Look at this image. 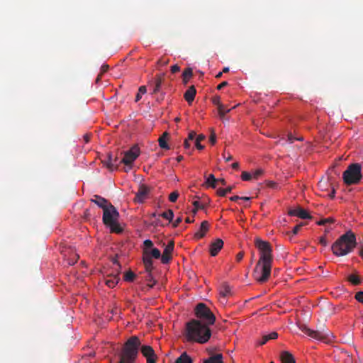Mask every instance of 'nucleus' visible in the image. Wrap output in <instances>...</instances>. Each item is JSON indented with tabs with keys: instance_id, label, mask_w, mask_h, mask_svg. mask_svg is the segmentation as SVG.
<instances>
[{
	"instance_id": "c9c22d12",
	"label": "nucleus",
	"mask_w": 363,
	"mask_h": 363,
	"mask_svg": "<svg viewBox=\"0 0 363 363\" xmlns=\"http://www.w3.org/2000/svg\"><path fill=\"white\" fill-rule=\"evenodd\" d=\"M212 102L214 105L217 106L218 110L222 111L223 104L220 103V98L218 96H216L212 99Z\"/></svg>"
},
{
	"instance_id": "4d7b16f0",
	"label": "nucleus",
	"mask_w": 363,
	"mask_h": 363,
	"mask_svg": "<svg viewBox=\"0 0 363 363\" xmlns=\"http://www.w3.org/2000/svg\"><path fill=\"white\" fill-rule=\"evenodd\" d=\"M319 242L323 246H326L327 244H328V242H327V240H326L325 237H321L320 238V241Z\"/></svg>"
},
{
	"instance_id": "4be33fe9",
	"label": "nucleus",
	"mask_w": 363,
	"mask_h": 363,
	"mask_svg": "<svg viewBox=\"0 0 363 363\" xmlns=\"http://www.w3.org/2000/svg\"><path fill=\"white\" fill-rule=\"evenodd\" d=\"M280 360L281 363H296L294 356L288 351L281 352Z\"/></svg>"
},
{
	"instance_id": "ea45409f",
	"label": "nucleus",
	"mask_w": 363,
	"mask_h": 363,
	"mask_svg": "<svg viewBox=\"0 0 363 363\" xmlns=\"http://www.w3.org/2000/svg\"><path fill=\"white\" fill-rule=\"evenodd\" d=\"M295 140H303L302 138H296L293 136L291 134H289L287 137V141L289 143H293Z\"/></svg>"
},
{
	"instance_id": "f8f14e48",
	"label": "nucleus",
	"mask_w": 363,
	"mask_h": 363,
	"mask_svg": "<svg viewBox=\"0 0 363 363\" xmlns=\"http://www.w3.org/2000/svg\"><path fill=\"white\" fill-rule=\"evenodd\" d=\"M140 350L143 355L146 357L147 363H156L157 356L151 346L143 345Z\"/></svg>"
},
{
	"instance_id": "8fccbe9b",
	"label": "nucleus",
	"mask_w": 363,
	"mask_h": 363,
	"mask_svg": "<svg viewBox=\"0 0 363 363\" xmlns=\"http://www.w3.org/2000/svg\"><path fill=\"white\" fill-rule=\"evenodd\" d=\"M169 62V60H164L163 59H160L158 61H157V65H160V66H165L166 65H167Z\"/></svg>"
},
{
	"instance_id": "f704fd0d",
	"label": "nucleus",
	"mask_w": 363,
	"mask_h": 363,
	"mask_svg": "<svg viewBox=\"0 0 363 363\" xmlns=\"http://www.w3.org/2000/svg\"><path fill=\"white\" fill-rule=\"evenodd\" d=\"M147 91V89L145 86H140L138 89V92L135 96V101L138 102L140 100L142 95L145 94Z\"/></svg>"
},
{
	"instance_id": "2f4dec72",
	"label": "nucleus",
	"mask_w": 363,
	"mask_h": 363,
	"mask_svg": "<svg viewBox=\"0 0 363 363\" xmlns=\"http://www.w3.org/2000/svg\"><path fill=\"white\" fill-rule=\"evenodd\" d=\"M135 277L136 274L134 272H133L132 271H128L125 272L124 275V280L125 281L132 282L133 281Z\"/></svg>"
},
{
	"instance_id": "ddd939ff",
	"label": "nucleus",
	"mask_w": 363,
	"mask_h": 363,
	"mask_svg": "<svg viewBox=\"0 0 363 363\" xmlns=\"http://www.w3.org/2000/svg\"><path fill=\"white\" fill-rule=\"evenodd\" d=\"M174 243L170 241L165 247L162 255H161V262L162 264H168L172 259V253L174 250Z\"/></svg>"
},
{
	"instance_id": "58836bf2",
	"label": "nucleus",
	"mask_w": 363,
	"mask_h": 363,
	"mask_svg": "<svg viewBox=\"0 0 363 363\" xmlns=\"http://www.w3.org/2000/svg\"><path fill=\"white\" fill-rule=\"evenodd\" d=\"M218 114H219L220 118L221 119H223L225 113H228L230 111V108H226L224 106V105H223L222 111H220V110H218Z\"/></svg>"
},
{
	"instance_id": "473e14b6",
	"label": "nucleus",
	"mask_w": 363,
	"mask_h": 363,
	"mask_svg": "<svg viewBox=\"0 0 363 363\" xmlns=\"http://www.w3.org/2000/svg\"><path fill=\"white\" fill-rule=\"evenodd\" d=\"M348 281L353 285H358L361 283L360 278L356 274H351L348 277Z\"/></svg>"
},
{
	"instance_id": "e2e57ef3",
	"label": "nucleus",
	"mask_w": 363,
	"mask_h": 363,
	"mask_svg": "<svg viewBox=\"0 0 363 363\" xmlns=\"http://www.w3.org/2000/svg\"><path fill=\"white\" fill-rule=\"evenodd\" d=\"M205 138H206V137L204 135L200 134L197 136L196 140L201 142V141L203 140Z\"/></svg>"
},
{
	"instance_id": "72a5a7b5",
	"label": "nucleus",
	"mask_w": 363,
	"mask_h": 363,
	"mask_svg": "<svg viewBox=\"0 0 363 363\" xmlns=\"http://www.w3.org/2000/svg\"><path fill=\"white\" fill-rule=\"evenodd\" d=\"M160 216L168 220L169 221H172L174 217V213L172 210L169 209L161 213Z\"/></svg>"
},
{
	"instance_id": "6e6d98bb",
	"label": "nucleus",
	"mask_w": 363,
	"mask_h": 363,
	"mask_svg": "<svg viewBox=\"0 0 363 363\" xmlns=\"http://www.w3.org/2000/svg\"><path fill=\"white\" fill-rule=\"evenodd\" d=\"M195 146L198 150H203L204 148V146L201 144V142L196 140L195 142Z\"/></svg>"
},
{
	"instance_id": "49530a36",
	"label": "nucleus",
	"mask_w": 363,
	"mask_h": 363,
	"mask_svg": "<svg viewBox=\"0 0 363 363\" xmlns=\"http://www.w3.org/2000/svg\"><path fill=\"white\" fill-rule=\"evenodd\" d=\"M303 225V223H301V224H298V225H296L294 229L292 230V233L293 235H296L298 231L300 230V229L301 228V227Z\"/></svg>"
},
{
	"instance_id": "b1692460",
	"label": "nucleus",
	"mask_w": 363,
	"mask_h": 363,
	"mask_svg": "<svg viewBox=\"0 0 363 363\" xmlns=\"http://www.w3.org/2000/svg\"><path fill=\"white\" fill-rule=\"evenodd\" d=\"M174 363H193V359L184 352L176 359Z\"/></svg>"
},
{
	"instance_id": "9d476101",
	"label": "nucleus",
	"mask_w": 363,
	"mask_h": 363,
	"mask_svg": "<svg viewBox=\"0 0 363 363\" xmlns=\"http://www.w3.org/2000/svg\"><path fill=\"white\" fill-rule=\"evenodd\" d=\"M139 155V147L137 145H134L129 150L124 152V157L120 162H123L126 166H128L129 169H130L133 162L138 158Z\"/></svg>"
},
{
	"instance_id": "13d9d810",
	"label": "nucleus",
	"mask_w": 363,
	"mask_h": 363,
	"mask_svg": "<svg viewBox=\"0 0 363 363\" xmlns=\"http://www.w3.org/2000/svg\"><path fill=\"white\" fill-rule=\"evenodd\" d=\"M164 76H165V74L164 73H162V74H158L155 76V78L156 79H160V80L162 82H164Z\"/></svg>"
},
{
	"instance_id": "4468645a",
	"label": "nucleus",
	"mask_w": 363,
	"mask_h": 363,
	"mask_svg": "<svg viewBox=\"0 0 363 363\" xmlns=\"http://www.w3.org/2000/svg\"><path fill=\"white\" fill-rule=\"evenodd\" d=\"M289 214L291 216H297L301 219H308L312 218L307 211L301 207L291 209L289 211Z\"/></svg>"
},
{
	"instance_id": "f257e3e1",
	"label": "nucleus",
	"mask_w": 363,
	"mask_h": 363,
	"mask_svg": "<svg viewBox=\"0 0 363 363\" xmlns=\"http://www.w3.org/2000/svg\"><path fill=\"white\" fill-rule=\"evenodd\" d=\"M255 246L259 252V259L257 262L252 276L259 283L266 282L271 274L273 262L272 248L269 242L256 238Z\"/></svg>"
},
{
	"instance_id": "423d86ee",
	"label": "nucleus",
	"mask_w": 363,
	"mask_h": 363,
	"mask_svg": "<svg viewBox=\"0 0 363 363\" xmlns=\"http://www.w3.org/2000/svg\"><path fill=\"white\" fill-rule=\"evenodd\" d=\"M103 211V222L106 226L110 228L111 232L116 233H121L123 230L118 221L119 213L116 208L112 204H110Z\"/></svg>"
},
{
	"instance_id": "20e7f679",
	"label": "nucleus",
	"mask_w": 363,
	"mask_h": 363,
	"mask_svg": "<svg viewBox=\"0 0 363 363\" xmlns=\"http://www.w3.org/2000/svg\"><path fill=\"white\" fill-rule=\"evenodd\" d=\"M161 259L160 250L154 247V244L150 240H145L143 246V262L146 272L148 273V277H152L151 272L153 270L152 259Z\"/></svg>"
},
{
	"instance_id": "aec40b11",
	"label": "nucleus",
	"mask_w": 363,
	"mask_h": 363,
	"mask_svg": "<svg viewBox=\"0 0 363 363\" xmlns=\"http://www.w3.org/2000/svg\"><path fill=\"white\" fill-rule=\"evenodd\" d=\"M333 185V179L332 176H328L327 179H321L318 186L321 191H328L329 187Z\"/></svg>"
},
{
	"instance_id": "f03ea898",
	"label": "nucleus",
	"mask_w": 363,
	"mask_h": 363,
	"mask_svg": "<svg viewBox=\"0 0 363 363\" xmlns=\"http://www.w3.org/2000/svg\"><path fill=\"white\" fill-rule=\"evenodd\" d=\"M211 336L209 328L198 320H191L186 324V337L189 341L206 343Z\"/></svg>"
},
{
	"instance_id": "bb28decb",
	"label": "nucleus",
	"mask_w": 363,
	"mask_h": 363,
	"mask_svg": "<svg viewBox=\"0 0 363 363\" xmlns=\"http://www.w3.org/2000/svg\"><path fill=\"white\" fill-rule=\"evenodd\" d=\"M203 363H223V355L216 354L204 360Z\"/></svg>"
},
{
	"instance_id": "7ed1b4c3",
	"label": "nucleus",
	"mask_w": 363,
	"mask_h": 363,
	"mask_svg": "<svg viewBox=\"0 0 363 363\" xmlns=\"http://www.w3.org/2000/svg\"><path fill=\"white\" fill-rule=\"evenodd\" d=\"M356 245L355 234L352 230H348L333 244L331 250L336 256H345L350 253Z\"/></svg>"
},
{
	"instance_id": "2eb2a0df",
	"label": "nucleus",
	"mask_w": 363,
	"mask_h": 363,
	"mask_svg": "<svg viewBox=\"0 0 363 363\" xmlns=\"http://www.w3.org/2000/svg\"><path fill=\"white\" fill-rule=\"evenodd\" d=\"M219 294L220 301L222 303L226 302V297L232 295L230 286L227 283L222 284L220 286Z\"/></svg>"
},
{
	"instance_id": "39448f33",
	"label": "nucleus",
	"mask_w": 363,
	"mask_h": 363,
	"mask_svg": "<svg viewBox=\"0 0 363 363\" xmlns=\"http://www.w3.org/2000/svg\"><path fill=\"white\" fill-rule=\"evenodd\" d=\"M140 341L137 336L130 337L125 343L120 362L134 363L138 353Z\"/></svg>"
},
{
	"instance_id": "412c9836",
	"label": "nucleus",
	"mask_w": 363,
	"mask_h": 363,
	"mask_svg": "<svg viewBox=\"0 0 363 363\" xmlns=\"http://www.w3.org/2000/svg\"><path fill=\"white\" fill-rule=\"evenodd\" d=\"M102 162L110 171H113L118 168V164L113 162L111 153H108L107 155V159L102 160Z\"/></svg>"
},
{
	"instance_id": "a18cd8bd",
	"label": "nucleus",
	"mask_w": 363,
	"mask_h": 363,
	"mask_svg": "<svg viewBox=\"0 0 363 363\" xmlns=\"http://www.w3.org/2000/svg\"><path fill=\"white\" fill-rule=\"evenodd\" d=\"M193 205L198 209H203L205 208V205L201 203L199 201H194Z\"/></svg>"
},
{
	"instance_id": "680f3d73",
	"label": "nucleus",
	"mask_w": 363,
	"mask_h": 363,
	"mask_svg": "<svg viewBox=\"0 0 363 363\" xmlns=\"http://www.w3.org/2000/svg\"><path fill=\"white\" fill-rule=\"evenodd\" d=\"M330 188L332 189V191L331 192L328 194V196L330 197V198H334L335 197V188L333 186H330Z\"/></svg>"
},
{
	"instance_id": "79ce46f5",
	"label": "nucleus",
	"mask_w": 363,
	"mask_h": 363,
	"mask_svg": "<svg viewBox=\"0 0 363 363\" xmlns=\"http://www.w3.org/2000/svg\"><path fill=\"white\" fill-rule=\"evenodd\" d=\"M209 140L212 145H214L216 142V135L213 129L211 130V134L210 135Z\"/></svg>"
},
{
	"instance_id": "c85d7f7f",
	"label": "nucleus",
	"mask_w": 363,
	"mask_h": 363,
	"mask_svg": "<svg viewBox=\"0 0 363 363\" xmlns=\"http://www.w3.org/2000/svg\"><path fill=\"white\" fill-rule=\"evenodd\" d=\"M168 136V133L164 132L162 135L159 138L158 142L160 147L162 149L168 150L169 147L166 141L165 138Z\"/></svg>"
},
{
	"instance_id": "37998d69",
	"label": "nucleus",
	"mask_w": 363,
	"mask_h": 363,
	"mask_svg": "<svg viewBox=\"0 0 363 363\" xmlns=\"http://www.w3.org/2000/svg\"><path fill=\"white\" fill-rule=\"evenodd\" d=\"M355 298L359 302L363 303V291H359L355 294Z\"/></svg>"
},
{
	"instance_id": "09e8293b",
	"label": "nucleus",
	"mask_w": 363,
	"mask_h": 363,
	"mask_svg": "<svg viewBox=\"0 0 363 363\" xmlns=\"http://www.w3.org/2000/svg\"><path fill=\"white\" fill-rule=\"evenodd\" d=\"M180 67L177 65H174L171 67V72L172 73H176L179 72Z\"/></svg>"
},
{
	"instance_id": "e433bc0d",
	"label": "nucleus",
	"mask_w": 363,
	"mask_h": 363,
	"mask_svg": "<svg viewBox=\"0 0 363 363\" xmlns=\"http://www.w3.org/2000/svg\"><path fill=\"white\" fill-rule=\"evenodd\" d=\"M179 197V193L177 191L172 192L169 196V200L171 202H175Z\"/></svg>"
},
{
	"instance_id": "dca6fc26",
	"label": "nucleus",
	"mask_w": 363,
	"mask_h": 363,
	"mask_svg": "<svg viewBox=\"0 0 363 363\" xmlns=\"http://www.w3.org/2000/svg\"><path fill=\"white\" fill-rule=\"evenodd\" d=\"M223 247V241L218 238L213 242L209 247V252L211 256L215 257Z\"/></svg>"
},
{
	"instance_id": "774afa93",
	"label": "nucleus",
	"mask_w": 363,
	"mask_h": 363,
	"mask_svg": "<svg viewBox=\"0 0 363 363\" xmlns=\"http://www.w3.org/2000/svg\"><path fill=\"white\" fill-rule=\"evenodd\" d=\"M232 168L234 169H238L239 168V163L238 162H234L232 164Z\"/></svg>"
},
{
	"instance_id": "69168bd1",
	"label": "nucleus",
	"mask_w": 363,
	"mask_h": 363,
	"mask_svg": "<svg viewBox=\"0 0 363 363\" xmlns=\"http://www.w3.org/2000/svg\"><path fill=\"white\" fill-rule=\"evenodd\" d=\"M230 199L232 201H237L238 200L240 199V196H231L230 198Z\"/></svg>"
},
{
	"instance_id": "bf43d9fd",
	"label": "nucleus",
	"mask_w": 363,
	"mask_h": 363,
	"mask_svg": "<svg viewBox=\"0 0 363 363\" xmlns=\"http://www.w3.org/2000/svg\"><path fill=\"white\" fill-rule=\"evenodd\" d=\"M184 146L185 149H189L191 147V143H189V140L186 139L184 143Z\"/></svg>"
},
{
	"instance_id": "5fc2aeb1",
	"label": "nucleus",
	"mask_w": 363,
	"mask_h": 363,
	"mask_svg": "<svg viewBox=\"0 0 363 363\" xmlns=\"http://www.w3.org/2000/svg\"><path fill=\"white\" fill-rule=\"evenodd\" d=\"M182 217H178L175 220L174 222L173 223V226L174 227H177L179 225V224L182 222Z\"/></svg>"
},
{
	"instance_id": "3c124183",
	"label": "nucleus",
	"mask_w": 363,
	"mask_h": 363,
	"mask_svg": "<svg viewBox=\"0 0 363 363\" xmlns=\"http://www.w3.org/2000/svg\"><path fill=\"white\" fill-rule=\"evenodd\" d=\"M228 84V82L226 81H224L218 85L217 89L220 90L223 88H224L225 86H226Z\"/></svg>"
},
{
	"instance_id": "603ef678",
	"label": "nucleus",
	"mask_w": 363,
	"mask_h": 363,
	"mask_svg": "<svg viewBox=\"0 0 363 363\" xmlns=\"http://www.w3.org/2000/svg\"><path fill=\"white\" fill-rule=\"evenodd\" d=\"M109 67L108 65H102L101 68V74L106 72L108 69Z\"/></svg>"
},
{
	"instance_id": "4c0bfd02",
	"label": "nucleus",
	"mask_w": 363,
	"mask_h": 363,
	"mask_svg": "<svg viewBox=\"0 0 363 363\" xmlns=\"http://www.w3.org/2000/svg\"><path fill=\"white\" fill-rule=\"evenodd\" d=\"M241 179L244 181H250L251 179H252V174L247 172H242L241 174Z\"/></svg>"
},
{
	"instance_id": "0eeeda50",
	"label": "nucleus",
	"mask_w": 363,
	"mask_h": 363,
	"mask_svg": "<svg viewBox=\"0 0 363 363\" xmlns=\"http://www.w3.org/2000/svg\"><path fill=\"white\" fill-rule=\"evenodd\" d=\"M362 178V167L359 163L350 164L342 174L343 181L347 185L357 184Z\"/></svg>"
},
{
	"instance_id": "5701e85b",
	"label": "nucleus",
	"mask_w": 363,
	"mask_h": 363,
	"mask_svg": "<svg viewBox=\"0 0 363 363\" xmlns=\"http://www.w3.org/2000/svg\"><path fill=\"white\" fill-rule=\"evenodd\" d=\"M162 83H163V82H162L160 80V79H156V78H155L154 80L150 81L149 82V84L150 85L153 86V90H152V94H157V93L160 91Z\"/></svg>"
},
{
	"instance_id": "052dcab7",
	"label": "nucleus",
	"mask_w": 363,
	"mask_h": 363,
	"mask_svg": "<svg viewBox=\"0 0 363 363\" xmlns=\"http://www.w3.org/2000/svg\"><path fill=\"white\" fill-rule=\"evenodd\" d=\"M195 135H196V133L192 131V132L189 133L187 140H194L195 138Z\"/></svg>"
},
{
	"instance_id": "a878e982",
	"label": "nucleus",
	"mask_w": 363,
	"mask_h": 363,
	"mask_svg": "<svg viewBox=\"0 0 363 363\" xmlns=\"http://www.w3.org/2000/svg\"><path fill=\"white\" fill-rule=\"evenodd\" d=\"M278 337V333L277 332H272L271 333L268 335H264L262 337V340L259 342L260 345H263L265 343H267L270 340H274L277 339Z\"/></svg>"
},
{
	"instance_id": "864d4df0",
	"label": "nucleus",
	"mask_w": 363,
	"mask_h": 363,
	"mask_svg": "<svg viewBox=\"0 0 363 363\" xmlns=\"http://www.w3.org/2000/svg\"><path fill=\"white\" fill-rule=\"evenodd\" d=\"M244 257V252H240L237 254L236 255V259L238 262H240V260L242 259Z\"/></svg>"
},
{
	"instance_id": "6e6552de",
	"label": "nucleus",
	"mask_w": 363,
	"mask_h": 363,
	"mask_svg": "<svg viewBox=\"0 0 363 363\" xmlns=\"http://www.w3.org/2000/svg\"><path fill=\"white\" fill-rule=\"evenodd\" d=\"M300 329L306 335L320 341L327 342L330 340L331 337H333L331 333L329 330L325 329V328L314 330L310 329L306 325H302L300 327Z\"/></svg>"
},
{
	"instance_id": "9b49d317",
	"label": "nucleus",
	"mask_w": 363,
	"mask_h": 363,
	"mask_svg": "<svg viewBox=\"0 0 363 363\" xmlns=\"http://www.w3.org/2000/svg\"><path fill=\"white\" fill-rule=\"evenodd\" d=\"M150 191V189L145 184L140 185L138 190L135 194L134 201L139 203H143L145 200L147 199Z\"/></svg>"
},
{
	"instance_id": "338daca9",
	"label": "nucleus",
	"mask_w": 363,
	"mask_h": 363,
	"mask_svg": "<svg viewBox=\"0 0 363 363\" xmlns=\"http://www.w3.org/2000/svg\"><path fill=\"white\" fill-rule=\"evenodd\" d=\"M359 255L361 257L363 258V243L360 245V249L359 251Z\"/></svg>"
},
{
	"instance_id": "c756f323",
	"label": "nucleus",
	"mask_w": 363,
	"mask_h": 363,
	"mask_svg": "<svg viewBox=\"0 0 363 363\" xmlns=\"http://www.w3.org/2000/svg\"><path fill=\"white\" fill-rule=\"evenodd\" d=\"M218 182V179H216L213 174H210L206 179V184L208 186H211L213 189L216 187V183Z\"/></svg>"
},
{
	"instance_id": "1a4fd4ad",
	"label": "nucleus",
	"mask_w": 363,
	"mask_h": 363,
	"mask_svg": "<svg viewBox=\"0 0 363 363\" xmlns=\"http://www.w3.org/2000/svg\"><path fill=\"white\" fill-rule=\"evenodd\" d=\"M195 314L197 318L206 322V325H213L216 321V317L211 310L203 303H199L195 308Z\"/></svg>"
},
{
	"instance_id": "de8ad7c7",
	"label": "nucleus",
	"mask_w": 363,
	"mask_h": 363,
	"mask_svg": "<svg viewBox=\"0 0 363 363\" xmlns=\"http://www.w3.org/2000/svg\"><path fill=\"white\" fill-rule=\"evenodd\" d=\"M267 186L269 188H272V189H277V186H278V184L274 182H272V181H268L267 182Z\"/></svg>"
},
{
	"instance_id": "393cba45",
	"label": "nucleus",
	"mask_w": 363,
	"mask_h": 363,
	"mask_svg": "<svg viewBox=\"0 0 363 363\" xmlns=\"http://www.w3.org/2000/svg\"><path fill=\"white\" fill-rule=\"evenodd\" d=\"M119 279L118 274L110 276L106 279V284L109 288H113L118 284Z\"/></svg>"
},
{
	"instance_id": "a19ab883",
	"label": "nucleus",
	"mask_w": 363,
	"mask_h": 363,
	"mask_svg": "<svg viewBox=\"0 0 363 363\" xmlns=\"http://www.w3.org/2000/svg\"><path fill=\"white\" fill-rule=\"evenodd\" d=\"M333 219L331 218H325V219H323V220L317 222V224L319 225H324L328 223H333Z\"/></svg>"
},
{
	"instance_id": "f3484780",
	"label": "nucleus",
	"mask_w": 363,
	"mask_h": 363,
	"mask_svg": "<svg viewBox=\"0 0 363 363\" xmlns=\"http://www.w3.org/2000/svg\"><path fill=\"white\" fill-rule=\"evenodd\" d=\"M91 201L96 204L99 208H101L103 211L111 204L107 199L99 195H94Z\"/></svg>"
},
{
	"instance_id": "a211bd4d",
	"label": "nucleus",
	"mask_w": 363,
	"mask_h": 363,
	"mask_svg": "<svg viewBox=\"0 0 363 363\" xmlns=\"http://www.w3.org/2000/svg\"><path fill=\"white\" fill-rule=\"evenodd\" d=\"M209 229V223L207 220H203L201 223L199 230L195 233L194 236L197 239L203 238Z\"/></svg>"
},
{
	"instance_id": "6ab92c4d",
	"label": "nucleus",
	"mask_w": 363,
	"mask_h": 363,
	"mask_svg": "<svg viewBox=\"0 0 363 363\" xmlns=\"http://www.w3.org/2000/svg\"><path fill=\"white\" fill-rule=\"evenodd\" d=\"M196 94V90L194 86H191L185 91L184 97L189 104H191L194 100Z\"/></svg>"
},
{
	"instance_id": "cd10ccee",
	"label": "nucleus",
	"mask_w": 363,
	"mask_h": 363,
	"mask_svg": "<svg viewBox=\"0 0 363 363\" xmlns=\"http://www.w3.org/2000/svg\"><path fill=\"white\" fill-rule=\"evenodd\" d=\"M192 76H193L192 69L190 67L185 69L182 74L183 83L184 84H186Z\"/></svg>"
},
{
	"instance_id": "c03bdc74",
	"label": "nucleus",
	"mask_w": 363,
	"mask_h": 363,
	"mask_svg": "<svg viewBox=\"0 0 363 363\" xmlns=\"http://www.w3.org/2000/svg\"><path fill=\"white\" fill-rule=\"evenodd\" d=\"M262 173L263 172L262 169H257L252 174V178L257 179L259 176L262 174Z\"/></svg>"
},
{
	"instance_id": "0e129e2a",
	"label": "nucleus",
	"mask_w": 363,
	"mask_h": 363,
	"mask_svg": "<svg viewBox=\"0 0 363 363\" xmlns=\"http://www.w3.org/2000/svg\"><path fill=\"white\" fill-rule=\"evenodd\" d=\"M223 157L225 160V162H229L233 160V157L231 155L228 154V156L227 157H225V153L223 154Z\"/></svg>"
},
{
	"instance_id": "7c9ffc66",
	"label": "nucleus",
	"mask_w": 363,
	"mask_h": 363,
	"mask_svg": "<svg viewBox=\"0 0 363 363\" xmlns=\"http://www.w3.org/2000/svg\"><path fill=\"white\" fill-rule=\"evenodd\" d=\"M233 189V186H230L226 189H218L217 190V194L220 196H225L228 193H230Z\"/></svg>"
}]
</instances>
